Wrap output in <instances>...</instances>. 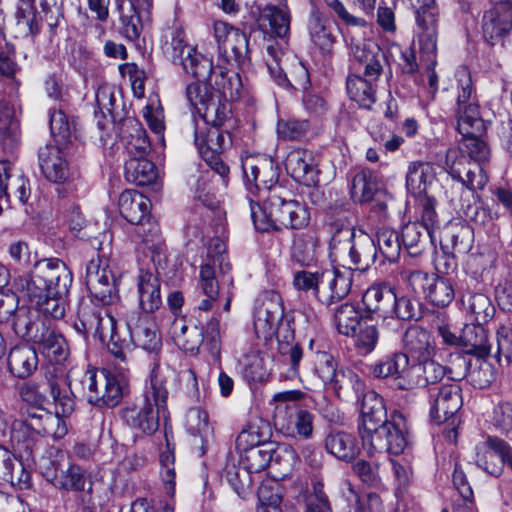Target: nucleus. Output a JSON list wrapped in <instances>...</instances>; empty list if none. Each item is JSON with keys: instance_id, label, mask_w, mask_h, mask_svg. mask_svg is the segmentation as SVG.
<instances>
[{"instance_id": "obj_1", "label": "nucleus", "mask_w": 512, "mask_h": 512, "mask_svg": "<svg viewBox=\"0 0 512 512\" xmlns=\"http://www.w3.org/2000/svg\"><path fill=\"white\" fill-rule=\"evenodd\" d=\"M457 98L455 115L457 130L462 135L459 151L472 163L485 164L490 159V148L480 137L486 127L480 116L479 104L470 72L466 68L457 71Z\"/></svg>"}, {"instance_id": "obj_2", "label": "nucleus", "mask_w": 512, "mask_h": 512, "mask_svg": "<svg viewBox=\"0 0 512 512\" xmlns=\"http://www.w3.org/2000/svg\"><path fill=\"white\" fill-rule=\"evenodd\" d=\"M284 313L281 296L274 291L267 292L255 308L253 326L259 339L269 341L276 337L279 353L290 364L289 376L294 377L298 374L303 350L295 342L291 321Z\"/></svg>"}, {"instance_id": "obj_3", "label": "nucleus", "mask_w": 512, "mask_h": 512, "mask_svg": "<svg viewBox=\"0 0 512 512\" xmlns=\"http://www.w3.org/2000/svg\"><path fill=\"white\" fill-rule=\"evenodd\" d=\"M250 210L254 226L260 232L302 229L310 221L306 206L293 199L286 186H277L270 197H261V204L251 199Z\"/></svg>"}, {"instance_id": "obj_4", "label": "nucleus", "mask_w": 512, "mask_h": 512, "mask_svg": "<svg viewBox=\"0 0 512 512\" xmlns=\"http://www.w3.org/2000/svg\"><path fill=\"white\" fill-rule=\"evenodd\" d=\"M168 395L164 377L153 370L143 393L122 409V420L136 434L153 435L159 429L160 414L165 416Z\"/></svg>"}, {"instance_id": "obj_5", "label": "nucleus", "mask_w": 512, "mask_h": 512, "mask_svg": "<svg viewBox=\"0 0 512 512\" xmlns=\"http://www.w3.org/2000/svg\"><path fill=\"white\" fill-rule=\"evenodd\" d=\"M331 255L349 264V269L366 271L377 260V247L373 238L349 224L335 225L330 241Z\"/></svg>"}, {"instance_id": "obj_6", "label": "nucleus", "mask_w": 512, "mask_h": 512, "mask_svg": "<svg viewBox=\"0 0 512 512\" xmlns=\"http://www.w3.org/2000/svg\"><path fill=\"white\" fill-rule=\"evenodd\" d=\"M303 397L300 390H286L274 394L271 401L275 404L274 422L280 431L308 440L313 435L315 417L297 404Z\"/></svg>"}, {"instance_id": "obj_7", "label": "nucleus", "mask_w": 512, "mask_h": 512, "mask_svg": "<svg viewBox=\"0 0 512 512\" xmlns=\"http://www.w3.org/2000/svg\"><path fill=\"white\" fill-rule=\"evenodd\" d=\"M171 334L175 344L185 352L196 354L203 344L214 359L220 357L221 332L217 318L207 322L205 331L195 324H187L184 319H175Z\"/></svg>"}, {"instance_id": "obj_8", "label": "nucleus", "mask_w": 512, "mask_h": 512, "mask_svg": "<svg viewBox=\"0 0 512 512\" xmlns=\"http://www.w3.org/2000/svg\"><path fill=\"white\" fill-rule=\"evenodd\" d=\"M162 48L174 65L193 77H203L211 71V60L186 42L185 33L179 27L165 31Z\"/></svg>"}, {"instance_id": "obj_9", "label": "nucleus", "mask_w": 512, "mask_h": 512, "mask_svg": "<svg viewBox=\"0 0 512 512\" xmlns=\"http://www.w3.org/2000/svg\"><path fill=\"white\" fill-rule=\"evenodd\" d=\"M241 167L247 189L257 194L256 202L261 203V197H270L275 187L284 186L279 182L278 166L266 155L244 152Z\"/></svg>"}, {"instance_id": "obj_10", "label": "nucleus", "mask_w": 512, "mask_h": 512, "mask_svg": "<svg viewBox=\"0 0 512 512\" xmlns=\"http://www.w3.org/2000/svg\"><path fill=\"white\" fill-rule=\"evenodd\" d=\"M23 401L30 405H44L51 398L63 415H70L75 407L74 398L66 390V379L62 376L45 375L25 383L20 389Z\"/></svg>"}, {"instance_id": "obj_11", "label": "nucleus", "mask_w": 512, "mask_h": 512, "mask_svg": "<svg viewBox=\"0 0 512 512\" xmlns=\"http://www.w3.org/2000/svg\"><path fill=\"white\" fill-rule=\"evenodd\" d=\"M232 119L223 125L206 124L203 127L195 126L194 142L202 159L207 165L222 178L229 174V167L222 161L220 154L230 141L228 127H231Z\"/></svg>"}, {"instance_id": "obj_12", "label": "nucleus", "mask_w": 512, "mask_h": 512, "mask_svg": "<svg viewBox=\"0 0 512 512\" xmlns=\"http://www.w3.org/2000/svg\"><path fill=\"white\" fill-rule=\"evenodd\" d=\"M39 469L45 480L56 489L77 492L85 490V471L72 463L61 451H57L53 457H43Z\"/></svg>"}, {"instance_id": "obj_13", "label": "nucleus", "mask_w": 512, "mask_h": 512, "mask_svg": "<svg viewBox=\"0 0 512 512\" xmlns=\"http://www.w3.org/2000/svg\"><path fill=\"white\" fill-rule=\"evenodd\" d=\"M72 284V273L66 264L57 259H43L38 261L31 274L27 290L45 291L51 295H68Z\"/></svg>"}, {"instance_id": "obj_14", "label": "nucleus", "mask_w": 512, "mask_h": 512, "mask_svg": "<svg viewBox=\"0 0 512 512\" xmlns=\"http://www.w3.org/2000/svg\"><path fill=\"white\" fill-rule=\"evenodd\" d=\"M407 426L404 416L394 412L389 423H386L370 438H366L363 449L369 457L392 454L399 455L404 451L408 442L406 438Z\"/></svg>"}, {"instance_id": "obj_15", "label": "nucleus", "mask_w": 512, "mask_h": 512, "mask_svg": "<svg viewBox=\"0 0 512 512\" xmlns=\"http://www.w3.org/2000/svg\"><path fill=\"white\" fill-rule=\"evenodd\" d=\"M115 325V319L106 309L98 307L91 300L80 301L73 327L84 339L92 336L104 343L107 338L113 337Z\"/></svg>"}, {"instance_id": "obj_16", "label": "nucleus", "mask_w": 512, "mask_h": 512, "mask_svg": "<svg viewBox=\"0 0 512 512\" xmlns=\"http://www.w3.org/2000/svg\"><path fill=\"white\" fill-rule=\"evenodd\" d=\"M186 98L206 124L223 125L231 120V104L217 100L215 90L211 91L207 85L188 84Z\"/></svg>"}, {"instance_id": "obj_17", "label": "nucleus", "mask_w": 512, "mask_h": 512, "mask_svg": "<svg viewBox=\"0 0 512 512\" xmlns=\"http://www.w3.org/2000/svg\"><path fill=\"white\" fill-rule=\"evenodd\" d=\"M405 278L415 294L423 295L434 306L446 307L454 299V288L447 278L420 270L407 272Z\"/></svg>"}, {"instance_id": "obj_18", "label": "nucleus", "mask_w": 512, "mask_h": 512, "mask_svg": "<svg viewBox=\"0 0 512 512\" xmlns=\"http://www.w3.org/2000/svg\"><path fill=\"white\" fill-rule=\"evenodd\" d=\"M213 31L219 51L227 62L237 66L249 62V42L244 32L223 21H215Z\"/></svg>"}, {"instance_id": "obj_19", "label": "nucleus", "mask_w": 512, "mask_h": 512, "mask_svg": "<svg viewBox=\"0 0 512 512\" xmlns=\"http://www.w3.org/2000/svg\"><path fill=\"white\" fill-rule=\"evenodd\" d=\"M284 56L285 53L278 43L267 45L265 62L270 76L280 87L306 91L310 86L307 68L301 63H297L291 78H288L282 66Z\"/></svg>"}, {"instance_id": "obj_20", "label": "nucleus", "mask_w": 512, "mask_h": 512, "mask_svg": "<svg viewBox=\"0 0 512 512\" xmlns=\"http://www.w3.org/2000/svg\"><path fill=\"white\" fill-rule=\"evenodd\" d=\"M417 4L415 20L419 52L426 53L433 61L434 51H437L438 11L434 0H417Z\"/></svg>"}, {"instance_id": "obj_21", "label": "nucleus", "mask_w": 512, "mask_h": 512, "mask_svg": "<svg viewBox=\"0 0 512 512\" xmlns=\"http://www.w3.org/2000/svg\"><path fill=\"white\" fill-rule=\"evenodd\" d=\"M477 466L488 474L498 477L506 464L512 470V449L509 444L496 436H488L476 446Z\"/></svg>"}, {"instance_id": "obj_22", "label": "nucleus", "mask_w": 512, "mask_h": 512, "mask_svg": "<svg viewBox=\"0 0 512 512\" xmlns=\"http://www.w3.org/2000/svg\"><path fill=\"white\" fill-rule=\"evenodd\" d=\"M85 281L90 293L103 305H110L117 299L112 271L106 261L99 256L88 262Z\"/></svg>"}, {"instance_id": "obj_23", "label": "nucleus", "mask_w": 512, "mask_h": 512, "mask_svg": "<svg viewBox=\"0 0 512 512\" xmlns=\"http://www.w3.org/2000/svg\"><path fill=\"white\" fill-rule=\"evenodd\" d=\"M461 388L456 383L429 389L430 417L436 424L450 420L462 406Z\"/></svg>"}, {"instance_id": "obj_24", "label": "nucleus", "mask_w": 512, "mask_h": 512, "mask_svg": "<svg viewBox=\"0 0 512 512\" xmlns=\"http://www.w3.org/2000/svg\"><path fill=\"white\" fill-rule=\"evenodd\" d=\"M389 422L383 398L374 391L365 393L361 405L360 422L358 424V433L362 444L366 442V438L373 436Z\"/></svg>"}, {"instance_id": "obj_25", "label": "nucleus", "mask_w": 512, "mask_h": 512, "mask_svg": "<svg viewBox=\"0 0 512 512\" xmlns=\"http://www.w3.org/2000/svg\"><path fill=\"white\" fill-rule=\"evenodd\" d=\"M351 54L363 65V75L370 80H377L389 63L385 52L372 40L351 39Z\"/></svg>"}, {"instance_id": "obj_26", "label": "nucleus", "mask_w": 512, "mask_h": 512, "mask_svg": "<svg viewBox=\"0 0 512 512\" xmlns=\"http://www.w3.org/2000/svg\"><path fill=\"white\" fill-rule=\"evenodd\" d=\"M352 273L337 269L321 270L316 299L325 306H331L343 300L350 292Z\"/></svg>"}, {"instance_id": "obj_27", "label": "nucleus", "mask_w": 512, "mask_h": 512, "mask_svg": "<svg viewBox=\"0 0 512 512\" xmlns=\"http://www.w3.org/2000/svg\"><path fill=\"white\" fill-rule=\"evenodd\" d=\"M512 29V2L500 1L487 10L482 18L484 39L491 45L500 42Z\"/></svg>"}, {"instance_id": "obj_28", "label": "nucleus", "mask_w": 512, "mask_h": 512, "mask_svg": "<svg viewBox=\"0 0 512 512\" xmlns=\"http://www.w3.org/2000/svg\"><path fill=\"white\" fill-rule=\"evenodd\" d=\"M198 81H207L209 87L215 90L217 100L229 103L239 99L242 90L240 75L235 71L214 67L211 62V71L203 77H195Z\"/></svg>"}, {"instance_id": "obj_29", "label": "nucleus", "mask_w": 512, "mask_h": 512, "mask_svg": "<svg viewBox=\"0 0 512 512\" xmlns=\"http://www.w3.org/2000/svg\"><path fill=\"white\" fill-rule=\"evenodd\" d=\"M212 262L213 265L206 263L200 268L198 288L204 298L198 301L196 307L204 312L210 311L213 303L219 297V283L214 266L218 264L221 271L230 269V264L227 262V257L224 254H218L213 258Z\"/></svg>"}, {"instance_id": "obj_30", "label": "nucleus", "mask_w": 512, "mask_h": 512, "mask_svg": "<svg viewBox=\"0 0 512 512\" xmlns=\"http://www.w3.org/2000/svg\"><path fill=\"white\" fill-rule=\"evenodd\" d=\"M287 173L297 182L311 187L319 181L316 160L312 152L305 149H295L288 153L285 160Z\"/></svg>"}, {"instance_id": "obj_31", "label": "nucleus", "mask_w": 512, "mask_h": 512, "mask_svg": "<svg viewBox=\"0 0 512 512\" xmlns=\"http://www.w3.org/2000/svg\"><path fill=\"white\" fill-rule=\"evenodd\" d=\"M362 302L371 318L386 319L393 315L395 293L387 284H374L365 291Z\"/></svg>"}, {"instance_id": "obj_32", "label": "nucleus", "mask_w": 512, "mask_h": 512, "mask_svg": "<svg viewBox=\"0 0 512 512\" xmlns=\"http://www.w3.org/2000/svg\"><path fill=\"white\" fill-rule=\"evenodd\" d=\"M130 337L136 346L148 352H158L162 347V340L156 323L147 316L127 319Z\"/></svg>"}, {"instance_id": "obj_33", "label": "nucleus", "mask_w": 512, "mask_h": 512, "mask_svg": "<svg viewBox=\"0 0 512 512\" xmlns=\"http://www.w3.org/2000/svg\"><path fill=\"white\" fill-rule=\"evenodd\" d=\"M151 6V0H131L118 5L122 32L128 40L139 38L143 28L142 18L149 14Z\"/></svg>"}, {"instance_id": "obj_34", "label": "nucleus", "mask_w": 512, "mask_h": 512, "mask_svg": "<svg viewBox=\"0 0 512 512\" xmlns=\"http://www.w3.org/2000/svg\"><path fill=\"white\" fill-rule=\"evenodd\" d=\"M31 474L23 463L4 446L0 445V485L10 484L20 490L30 487Z\"/></svg>"}, {"instance_id": "obj_35", "label": "nucleus", "mask_w": 512, "mask_h": 512, "mask_svg": "<svg viewBox=\"0 0 512 512\" xmlns=\"http://www.w3.org/2000/svg\"><path fill=\"white\" fill-rule=\"evenodd\" d=\"M96 397L92 405L98 407H114L122 399L126 380L123 375L113 374L105 369L100 370L98 375Z\"/></svg>"}, {"instance_id": "obj_36", "label": "nucleus", "mask_w": 512, "mask_h": 512, "mask_svg": "<svg viewBox=\"0 0 512 512\" xmlns=\"http://www.w3.org/2000/svg\"><path fill=\"white\" fill-rule=\"evenodd\" d=\"M40 169L45 178L53 183H63L69 178V168L61 150L54 145H45L38 152Z\"/></svg>"}, {"instance_id": "obj_37", "label": "nucleus", "mask_w": 512, "mask_h": 512, "mask_svg": "<svg viewBox=\"0 0 512 512\" xmlns=\"http://www.w3.org/2000/svg\"><path fill=\"white\" fill-rule=\"evenodd\" d=\"M409 356L403 352H394L383 357L373 367V375L378 378L393 377L398 388L408 389L407 377L410 370Z\"/></svg>"}, {"instance_id": "obj_38", "label": "nucleus", "mask_w": 512, "mask_h": 512, "mask_svg": "<svg viewBox=\"0 0 512 512\" xmlns=\"http://www.w3.org/2000/svg\"><path fill=\"white\" fill-rule=\"evenodd\" d=\"M402 342L405 354L411 357L413 362L434 356V338L431 333L423 327L417 325L408 327L403 334Z\"/></svg>"}, {"instance_id": "obj_39", "label": "nucleus", "mask_w": 512, "mask_h": 512, "mask_svg": "<svg viewBox=\"0 0 512 512\" xmlns=\"http://www.w3.org/2000/svg\"><path fill=\"white\" fill-rule=\"evenodd\" d=\"M290 11L287 5L268 4L260 9L257 23L260 29L283 38L290 31Z\"/></svg>"}, {"instance_id": "obj_40", "label": "nucleus", "mask_w": 512, "mask_h": 512, "mask_svg": "<svg viewBox=\"0 0 512 512\" xmlns=\"http://www.w3.org/2000/svg\"><path fill=\"white\" fill-rule=\"evenodd\" d=\"M447 372L446 367L433 360V357H426L414 361L408 373V389L417 386L435 385L440 382Z\"/></svg>"}, {"instance_id": "obj_41", "label": "nucleus", "mask_w": 512, "mask_h": 512, "mask_svg": "<svg viewBox=\"0 0 512 512\" xmlns=\"http://www.w3.org/2000/svg\"><path fill=\"white\" fill-rule=\"evenodd\" d=\"M137 292L139 308L145 313H152L161 306L160 281L149 270L140 269L137 275Z\"/></svg>"}, {"instance_id": "obj_42", "label": "nucleus", "mask_w": 512, "mask_h": 512, "mask_svg": "<svg viewBox=\"0 0 512 512\" xmlns=\"http://www.w3.org/2000/svg\"><path fill=\"white\" fill-rule=\"evenodd\" d=\"M118 206L122 217L134 225L140 224L150 216V200L133 189L125 190L120 194Z\"/></svg>"}, {"instance_id": "obj_43", "label": "nucleus", "mask_w": 512, "mask_h": 512, "mask_svg": "<svg viewBox=\"0 0 512 512\" xmlns=\"http://www.w3.org/2000/svg\"><path fill=\"white\" fill-rule=\"evenodd\" d=\"M436 179V168L430 162L413 161L408 164L406 188L416 197L427 196V189Z\"/></svg>"}, {"instance_id": "obj_44", "label": "nucleus", "mask_w": 512, "mask_h": 512, "mask_svg": "<svg viewBox=\"0 0 512 512\" xmlns=\"http://www.w3.org/2000/svg\"><path fill=\"white\" fill-rule=\"evenodd\" d=\"M38 362L36 350L27 344L12 347L7 356L9 372L19 379L29 377L37 369Z\"/></svg>"}, {"instance_id": "obj_45", "label": "nucleus", "mask_w": 512, "mask_h": 512, "mask_svg": "<svg viewBox=\"0 0 512 512\" xmlns=\"http://www.w3.org/2000/svg\"><path fill=\"white\" fill-rule=\"evenodd\" d=\"M100 370L89 368L87 370H71L66 379V386L74 398L86 399L90 404L96 397L98 375Z\"/></svg>"}, {"instance_id": "obj_46", "label": "nucleus", "mask_w": 512, "mask_h": 512, "mask_svg": "<svg viewBox=\"0 0 512 512\" xmlns=\"http://www.w3.org/2000/svg\"><path fill=\"white\" fill-rule=\"evenodd\" d=\"M121 138L130 157H145L151 150L146 130L135 119H127L124 122Z\"/></svg>"}, {"instance_id": "obj_47", "label": "nucleus", "mask_w": 512, "mask_h": 512, "mask_svg": "<svg viewBox=\"0 0 512 512\" xmlns=\"http://www.w3.org/2000/svg\"><path fill=\"white\" fill-rule=\"evenodd\" d=\"M484 324L465 325L460 334L461 346L467 354L477 357L492 355L493 346L489 341L488 332Z\"/></svg>"}, {"instance_id": "obj_48", "label": "nucleus", "mask_w": 512, "mask_h": 512, "mask_svg": "<svg viewBox=\"0 0 512 512\" xmlns=\"http://www.w3.org/2000/svg\"><path fill=\"white\" fill-rule=\"evenodd\" d=\"M462 306L466 316L477 324L489 322L495 315V306L483 293H467L462 297Z\"/></svg>"}, {"instance_id": "obj_49", "label": "nucleus", "mask_w": 512, "mask_h": 512, "mask_svg": "<svg viewBox=\"0 0 512 512\" xmlns=\"http://www.w3.org/2000/svg\"><path fill=\"white\" fill-rule=\"evenodd\" d=\"M325 448L335 458L346 462L353 460L359 452L356 438L343 431L329 433L325 438Z\"/></svg>"}, {"instance_id": "obj_50", "label": "nucleus", "mask_w": 512, "mask_h": 512, "mask_svg": "<svg viewBox=\"0 0 512 512\" xmlns=\"http://www.w3.org/2000/svg\"><path fill=\"white\" fill-rule=\"evenodd\" d=\"M308 29L312 43L323 55H330L336 42L332 23L318 15H312L309 19Z\"/></svg>"}, {"instance_id": "obj_51", "label": "nucleus", "mask_w": 512, "mask_h": 512, "mask_svg": "<svg viewBox=\"0 0 512 512\" xmlns=\"http://www.w3.org/2000/svg\"><path fill=\"white\" fill-rule=\"evenodd\" d=\"M124 175L128 182L139 186L152 184L157 178V168L145 157H129L125 162Z\"/></svg>"}, {"instance_id": "obj_52", "label": "nucleus", "mask_w": 512, "mask_h": 512, "mask_svg": "<svg viewBox=\"0 0 512 512\" xmlns=\"http://www.w3.org/2000/svg\"><path fill=\"white\" fill-rule=\"evenodd\" d=\"M401 240L407 253L417 257L425 250L428 242L434 244L435 235L419 223H409L402 228Z\"/></svg>"}, {"instance_id": "obj_53", "label": "nucleus", "mask_w": 512, "mask_h": 512, "mask_svg": "<svg viewBox=\"0 0 512 512\" xmlns=\"http://www.w3.org/2000/svg\"><path fill=\"white\" fill-rule=\"evenodd\" d=\"M0 134L4 145L12 149L20 140L21 131L14 107L0 95Z\"/></svg>"}, {"instance_id": "obj_54", "label": "nucleus", "mask_w": 512, "mask_h": 512, "mask_svg": "<svg viewBox=\"0 0 512 512\" xmlns=\"http://www.w3.org/2000/svg\"><path fill=\"white\" fill-rule=\"evenodd\" d=\"M33 342L37 343L43 353L55 362H62L68 356V347L64 337L44 325L39 334L34 336Z\"/></svg>"}, {"instance_id": "obj_55", "label": "nucleus", "mask_w": 512, "mask_h": 512, "mask_svg": "<svg viewBox=\"0 0 512 512\" xmlns=\"http://www.w3.org/2000/svg\"><path fill=\"white\" fill-rule=\"evenodd\" d=\"M10 171L7 177H4L3 185L6 187L3 192V197H6L7 201H11L13 197L21 204H25L31 194L29 186V180L24 176L21 170L9 161Z\"/></svg>"}, {"instance_id": "obj_56", "label": "nucleus", "mask_w": 512, "mask_h": 512, "mask_svg": "<svg viewBox=\"0 0 512 512\" xmlns=\"http://www.w3.org/2000/svg\"><path fill=\"white\" fill-rule=\"evenodd\" d=\"M43 406L44 405H31L26 410V418L24 421H14L15 428L21 429L22 431V441L20 445L30 453L33 451L34 444L30 437H26V434H28L30 430L38 434L41 427L44 425L45 414L51 413Z\"/></svg>"}, {"instance_id": "obj_57", "label": "nucleus", "mask_w": 512, "mask_h": 512, "mask_svg": "<svg viewBox=\"0 0 512 512\" xmlns=\"http://www.w3.org/2000/svg\"><path fill=\"white\" fill-rule=\"evenodd\" d=\"M43 406L44 405H31L26 410V418L24 421H14L15 428L21 429L22 431V441L20 445L30 453L33 451L34 444L30 437H26V434H28L30 430L38 434L41 427L44 425L45 414L51 413Z\"/></svg>"}, {"instance_id": "obj_58", "label": "nucleus", "mask_w": 512, "mask_h": 512, "mask_svg": "<svg viewBox=\"0 0 512 512\" xmlns=\"http://www.w3.org/2000/svg\"><path fill=\"white\" fill-rule=\"evenodd\" d=\"M315 372L323 384L332 385L335 390L343 387L344 380L347 377L344 371L337 370L334 357L327 352L317 353Z\"/></svg>"}, {"instance_id": "obj_59", "label": "nucleus", "mask_w": 512, "mask_h": 512, "mask_svg": "<svg viewBox=\"0 0 512 512\" xmlns=\"http://www.w3.org/2000/svg\"><path fill=\"white\" fill-rule=\"evenodd\" d=\"M368 77L351 75L347 79V92L350 98L361 107L370 109L376 101L373 82Z\"/></svg>"}, {"instance_id": "obj_60", "label": "nucleus", "mask_w": 512, "mask_h": 512, "mask_svg": "<svg viewBox=\"0 0 512 512\" xmlns=\"http://www.w3.org/2000/svg\"><path fill=\"white\" fill-rule=\"evenodd\" d=\"M28 295L35 303L36 309L54 319H61L66 311L67 295H51L48 292L40 293L39 290L28 291Z\"/></svg>"}, {"instance_id": "obj_61", "label": "nucleus", "mask_w": 512, "mask_h": 512, "mask_svg": "<svg viewBox=\"0 0 512 512\" xmlns=\"http://www.w3.org/2000/svg\"><path fill=\"white\" fill-rule=\"evenodd\" d=\"M319 240L314 232L307 231L293 236L291 256L301 265H309L315 257Z\"/></svg>"}, {"instance_id": "obj_62", "label": "nucleus", "mask_w": 512, "mask_h": 512, "mask_svg": "<svg viewBox=\"0 0 512 512\" xmlns=\"http://www.w3.org/2000/svg\"><path fill=\"white\" fill-rule=\"evenodd\" d=\"M247 468L250 472H260L269 465L278 462L282 456L279 451L274 450L273 443L257 447L246 448Z\"/></svg>"}, {"instance_id": "obj_63", "label": "nucleus", "mask_w": 512, "mask_h": 512, "mask_svg": "<svg viewBox=\"0 0 512 512\" xmlns=\"http://www.w3.org/2000/svg\"><path fill=\"white\" fill-rule=\"evenodd\" d=\"M471 230L469 227L450 229L441 240V249L448 257H454L455 253L464 254L471 248Z\"/></svg>"}, {"instance_id": "obj_64", "label": "nucleus", "mask_w": 512, "mask_h": 512, "mask_svg": "<svg viewBox=\"0 0 512 512\" xmlns=\"http://www.w3.org/2000/svg\"><path fill=\"white\" fill-rule=\"evenodd\" d=\"M361 312L351 303H343L338 306L334 313V322L340 334L345 336L354 335L358 326L361 325Z\"/></svg>"}]
</instances>
